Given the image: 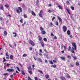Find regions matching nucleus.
Returning <instances> with one entry per match:
<instances>
[{
    "label": "nucleus",
    "mask_w": 80,
    "mask_h": 80,
    "mask_svg": "<svg viewBox=\"0 0 80 80\" xmlns=\"http://www.w3.org/2000/svg\"><path fill=\"white\" fill-rule=\"evenodd\" d=\"M72 46H73V47H72V50L71 51L72 53H75V52H74V50H76V51H77V46L76 45V43H72Z\"/></svg>",
    "instance_id": "f257e3e1"
},
{
    "label": "nucleus",
    "mask_w": 80,
    "mask_h": 80,
    "mask_svg": "<svg viewBox=\"0 0 80 80\" xmlns=\"http://www.w3.org/2000/svg\"><path fill=\"white\" fill-rule=\"evenodd\" d=\"M40 30H41V33L42 35H45V34H46V32L43 31V28L42 27H40Z\"/></svg>",
    "instance_id": "f03ea898"
},
{
    "label": "nucleus",
    "mask_w": 80,
    "mask_h": 80,
    "mask_svg": "<svg viewBox=\"0 0 80 80\" xmlns=\"http://www.w3.org/2000/svg\"><path fill=\"white\" fill-rule=\"evenodd\" d=\"M20 12H22V8L19 7L18 8V9H16V11L18 13L20 14Z\"/></svg>",
    "instance_id": "7ed1b4c3"
},
{
    "label": "nucleus",
    "mask_w": 80,
    "mask_h": 80,
    "mask_svg": "<svg viewBox=\"0 0 80 80\" xmlns=\"http://www.w3.org/2000/svg\"><path fill=\"white\" fill-rule=\"evenodd\" d=\"M29 43H30L31 45H32V46H35V43L32 41L30 40L29 41Z\"/></svg>",
    "instance_id": "20e7f679"
},
{
    "label": "nucleus",
    "mask_w": 80,
    "mask_h": 80,
    "mask_svg": "<svg viewBox=\"0 0 80 80\" xmlns=\"http://www.w3.org/2000/svg\"><path fill=\"white\" fill-rule=\"evenodd\" d=\"M63 30V31L64 32H65L67 31V27L65 26H63L62 28Z\"/></svg>",
    "instance_id": "39448f33"
},
{
    "label": "nucleus",
    "mask_w": 80,
    "mask_h": 80,
    "mask_svg": "<svg viewBox=\"0 0 80 80\" xmlns=\"http://www.w3.org/2000/svg\"><path fill=\"white\" fill-rule=\"evenodd\" d=\"M42 13H43V12L42 10L41 11L40 13H39V15L40 17L41 18H42L43 17V16L42 15Z\"/></svg>",
    "instance_id": "423d86ee"
},
{
    "label": "nucleus",
    "mask_w": 80,
    "mask_h": 80,
    "mask_svg": "<svg viewBox=\"0 0 80 80\" xmlns=\"http://www.w3.org/2000/svg\"><path fill=\"white\" fill-rule=\"evenodd\" d=\"M7 72H14V70L11 69H7Z\"/></svg>",
    "instance_id": "0eeeda50"
},
{
    "label": "nucleus",
    "mask_w": 80,
    "mask_h": 80,
    "mask_svg": "<svg viewBox=\"0 0 80 80\" xmlns=\"http://www.w3.org/2000/svg\"><path fill=\"white\" fill-rule=\"evenodd\" d=\"M40 43L42 46V47H43V48H44V47H45V45H44V43H43V42L41 41Z\"/></svg>",
    "instance_id": "6e6552de"
},
{
    "label": "nucleus",
    "mask_w": 80,
    "mask_h": 80,
    "mask_svg": "<svg viewBox=\"0 0 80 80\" xmlns=\"http://www.w3.org/2000/svg\"><path fill=\"white\" fill-rule=\"evenodd\" d=\"M65 75L66 77H67V78H71L70 76V75H69V74H68V73H66Z\"/></svg>",
    "instance_id": "1a4fd4ad"
},
{
    "label": "nucleus",
    "mask_w": 80,
    "mask_h": 80,
    "mask_svg": "<svg viewBox=\"0 0 80 80\" xmlns=\"http://www.w3.org/2000/svg\"><path fill=\"white\" fill-rule=\"evenodd\" d=\"M58 18L59 22H60V23H62V19L61 18H60V17H58Z\"/></svg>",
    "instance_id": "9d476101"
},
{
    "label": "nucleus",
    "mask_w": 80,
    "mask_h": 80,
    "mask_svg": "<svg viewBox=\"0 0 80 80\" xmlns=\"http://www.w3.org/2000/svg\"><path fill=\"white\" fill-rule=\"evenodd\" d=\"M60 58H61V60H63V61H65V57H62Z\"/></svg>",
    "instance_id": "9b49d317"
},
{
    "label": "nucleus",
    "mask_w": 80,
    "mask_h": 80,
    "mask_svg": "<svg viewBox=\"0 0 80 80\" xmlns=\"http://www.w3.org/2000/svg\"><path fill=\"white\" fill-rule=\"evenodd\" d=\"M60 78L61 79V80H66V78H65V77H63V76H61L60 77Z\"/></svg>",
    "instance_id": "f8f14e48"
},
{
    "label": "nucleus",
    "mask_w": 80,
    "mask_h": 80,
    "mask_svg": "<svg viewBox=\"0 0 80 80\" xmlns=\"http://www.w3.org/2000/svg\"><path fill=\"white\" fill-rule=\"evenodd\" d=\"M58 7L61 10H63V8L60 5L58 6Z\"/></svg>",
    "instance_id": "ddd939ff"
},
{
    "label": "nucleus",
    "mask_w": 80,
    "mask_h": 80,
    "mask_svg": "<svg viewBox=\"0 0 80 80\" xmlns=\"http://www.w3.org/2000/svg\"><path fill=\"white\" fill-rule=\"evenodd\" d=\"M31 13L32 15H33V16H36V14H35V13L33 11H32L31 12Z\"/></svg>",
    "instance_id": "4468645a"
},
{
    "label": "nucleus",
    "mask_w": 80,
    "mask_h": 80,
    "mask_svg": "<svg viewBox=\"0 0 80 80\" xmlns=\"http://www.w3.org/2000/svg\"><path fill=\"white\" fill-rule=\"evenodd\" d=\"M67 33L68 35H70V31L69 30H68L67 31Z\"/></svg>",
    "instance_id": "2eb2a0df"
},
{
    "label": "nucleus",
    "mask_w": 80,
    "mask_h": 80,
    "mask_svg": "<svg viewBox=\"0 0 80 80\" xmlns=\"http://www.w3.org/2000/svg\"><path fill=\"white\" fill-rule=\"evenodd\" d=\"M44 55L45 57H46V58H48V55H47L46 54H44Z\"/></svg>",
    "instance_id": "dca6fc26"
},
{
    "label": "nucleus",
    "mask_w": 80,
    "mask_h": 80,
    "mask_svg": "<svg viewBox=\"0 0 80 80\" xmlns=\"http://www.w3.org/2000/svg\"><path fill=\"white\" fill-rule=\"evenodd\" d=\"M28 72L30 73V75H32L33 73V72H32V71H30V70H28Z\"/></svg>",
    "instance_id": "f3484780"
},
{
    "label": "nucleus",
    "mask_w": 80,
    "mask_h": 80,
    "mask_svg": "<svg viewBox=\"0 0 80 80\" xmlns=\"http://www.w3.org/2000/svg\"><path fill=\"white\" fill-rule=\"evenodd\" d=\"M4 36H6L7 35V32L6 31L4 32Z\"/></svg>",
    "instance_id": "a211bd4d"
},
{
    "label": "nucleus",
    "mask_w": 80,
    "mask_h": 80,
    "mask_svg": "<svg viewBox=\"0 0 80 80\" xmlns=\"http://www.w3.org/2000/svg\"><path fill=\"white\" fill-rule=\"evenodd\" d=\"M13 37H17V34H16V33L15 32H13Z\"/></svg>",
    "instance_id": "6ab92c4d"
},
{
    "label": "nucleus",
    "mask_w": 80,
    "mask_h": 80,
    "mask_svg": "<svg viewBox=\"0 0 80 80\" xmlns=\"http://www.w3.org/2000/svg\"><path fill=\"white\" fill-rule=\"evenodd\" d=\"M51 67H53V68H57V66L55 65H52L51 66Z\"/></svg>",
    "instance_id": "aec40b11"
},
{
    "label": "nucleus",
    "mask_w": 80,
    "mask_h": 80,
    "mask_svg": "<svg viewBox=\"0 0 80 80\" xmlns=\"http://www.w3.org/2000/svg\"><path fill=\"white\" fill-rule=\"evenodd\" d=\"M0 10H3V5H1V7H0Z\"/></svg>",
    "instance_id": "412c9836"
},
{
    "label": "nucleus",
    "mask_w": 80,
    "mask_h": 80,
    "mask_svg": "<svg viewBox=\"0 0 80 80\" xmlns=\"http://www.w3.org/2000/svg\"><path fill=\"white\" fill-rule=\"evenodd\" d=\"M10 59H11V60H13V56H12V55H10V56L9 57Z\"/></svg>",
    "instance_id": "4be33fe9"
},
{
    "label": "nucleus",
    "mask_w": 80,
    "mask_h": 80,
    "mask_svg": "<svg viewBox=\"0 0 80 80\" xmlns=\"http://www.w3.org/2000/svg\"><path fill=\"white\" fill-rule=\"evenodd\" d=\"M38 71L39 72H40V73H41V74H43V72L42 71H40L39 69H38Z\"/></svg>",
    "instance_id": "5701e85b"
},
{
    "label": "nucleus",
    "mask_w": 80,
    "mask_h": 80,
    "mask_svg": "<svg viewBox=\"0 0 80 80\" xmlns=\"http://www.w3.org/2000/svg\"><path fill=\"white\" fill-rule=\"evenodd\" d=\"M38 61L39 62H42V59H41L40 58H38Z\"/></svg>",
    "instance_id": "b1692460"
},
{
    "label": "nucleus",
    "mask_w": 80,
    "mask_h": 80,
    "mask_svg": "<svg viewBox=\"0 0 80 80\" xmlns=\"http://www.w3.org/2000/svg\"><path fill=\"white\" fill-rule=\"evenodd\" d=\"M5 7H6V8H8V7H9V6L8 5V4H6V5H5Z\"/></svg>",
    "instance_id": "393cba45"
},
{
    "label": "nucleus",
    "mask_w": 80,
    "mask_h": 80,
    "mask_svg": "<svg viewBox=\"0 0 80 80\" xmlns=\"http://www.w3.org/2000/svg\"><path fill=\"white\" fill-rule=\"evenodd\" d=\"M45 76L46 78H47V79H48V78H49V76L48 75H46Z\"/></svg>",
    "instance_id": "a878e982"
},
{
    "label": "nucleus",
    "mask_w": 80,
    "mask_h": 80,
    "mask_svg": "<svg viewBox=\"0 0 80 80\" xmlns=\"http://www.w3.org/2000/svg\"><path fill=\"white\" fill-rule=\"evenodd\" d=\"M72 49V48L70 47V46H69L68 47V51H70V50Z\"/></svg>",
    "instance_id": "bb28decb"
},
{
    "label": "nucleus",
    "mask_w": 80,
    "mask_h": 80,
    "mask_svg": "<svg viewBox=\"0 0 80 80\" xmlns=\"http://www.w3.org/2000/svg\"><path fill=\"white\" fill-rule=\"evenodd\" d=\"M71 8L72 10H75V8H74V7H73V6L71 7Z\"/></svg>",
    "instance_id": "cd10ccee"
},
{
    "label": "nucleus",
    "mask_w": 80,
    "mask_h": 80,
    "mask_svg": "<svg viewBox=\"0 0 80 80\" xmlns=\"http://www.w3.org/2000/svg\"><path fill=\"white\" fill-rule=\"evenodd\" d=\"M39 38V40L40 41H42V37H40V36H38Z\"/></svg>",
    "instance_id": "c85d7f7f"
},
{
    "label": "nucleus",
    "mask_w": 80,
    "mask_h": 80,
    "mask_svg": "<svg viewBox=\"0 0 80 80\" xmlns=\"http://www.w3.org/2000/svg\"><path fill=\"white\" fill-rule=\"evenodd\" d=\"M49 63H50V64H51V65H53V62L51 61H49Z\"/></svg>",
    "instance_id": "c756f323"
},
{
    "label": "nucleus",
    "mask_w": 80,
    "mask_h": 80,
    "mask_svg": "<svg viewBox=\"0 0 80 80\" xmlns=\"http://www.w3.org/2000/svg\"><path fill=\"white\" fill-rule=\"evenodd\" d=\"M22 75H25V72H24L23 71H22Z\"/></svg>",
    "instance_id": "7c9ffc66"
},
{
    "label": "nucleus",
    "mask_w": 80,
    "mask_h": 80,
    "mask_svg": "<svg viewBox=\"0 0 80 80\" xmlns=\"http://www.w3.org/2000/svg\"><path fill=\"white\" fill-rule=\"evenodd\" d=\"M27 55L25 54H23L22 55V57H27Z\"/></svg>",
    "instance_id": "2f4dec72"
},
{
    "label": "nucleus",
    "mask_w": 80,
    "mask_h": 80,
    "mask_svg": "<svg viewBox=\"0 0 80 80\" xmlns=\"http://www.w3.org/2000/svg\"><path fill=\"white\" fill-rule=\"evenodd\" d=\"M23 17L25 18H27V16L25 14H24Z\"/></svg>",
    "instance_id": "473e14b6"
},
{
    "label": "nucleus",
    "mask_w": 80,
    "mask_h": 80,
    "mask_svg": "<svg viewBox=\"0 0 80 80\" xmlns=\"http://www.w3.org/2000/svg\"><path fill=\"white\" fill-rule=\"evenodd\" d=\"M72 57H73V58L75 60H77V58L75 56H72Z\"/></svg>",
    "instance_id": "72a5a7b5"
},
{
    "label": "nucleus",
    "mask_w": 80,
    "mask_h": 80,
    "mask_svg": "<svg viewBox=\"0 0 80 80\" xmlns=\"http://www.w3.org/2000/svg\"><path fill=\"white\" fill-rule=\"evenodd\" d=\"M43 40L44 41H45V42H47V39L46 38H44Z\"/></svg>",
    "instance_id": "f704fd0d"
},
{
    "label": "nucleus",
    "mask_w": 80,
    "mask_h": 80,
    "mask_svg": "<svg viewBox=\"0 0 80 80\" xmlns=\"http://www.w3.org/2000/svg\"><path fill=\"white\" fill-rule=\"evenodd\" d=\"M38 3H39V1H38V0H37L36 1V4L38 5Z\"/></svg>",
    "instance_id": "c9c22d12"
},
{
    "label": "nucleus",
    "mask_w": 80,
    "mask_h": 80,
    "mask_svg": "<svg viewBox=\"0 0 80 80\" xmlns=\"http://www.w3.org/2000/svg\"><path fill=\"white\" fill-rule=\"evenodd\" d=\"M55 25H57V26L58 25V22L57 21L56 22Z\"/></svg>",
    "instance_id": "e433bc0d"
},
{
    "label": "nucleus",
    "mask_w": 80,
    "mask_h": 80,
    "mask_svg": "<svg viewBox=\"0 0 80 80\" xmlns=\"http://www.w3.org/2000/svg\"><path fill=\"white\" fill-rule=\"evenodd\" d=\"M53 25L52 23H51L50 24H49V27H52V26Z\"/></svg>",
    "instance_id": "4c0bfd02"
},
{
    "label": "nucleus",
    "mask_w": 80,
    "mask_h": 80,
    "mask_svg": "<svg viewBox=\"0 0 80 80\" xmlns=\"http://www.w3.org/2000/svg\"><path fill=\"white\" fill-rule=\"evenodd\" d=\"M16 68L18 70L19 72H20V69H19V68H18V67H16Z\"/></svg>",
    "instance_id": "58836bf2"
},
{
    "label": "nucleus",
    "mask_w": 80,
    "mask_h": 80,
    "mask_svg": "<svg viewBox=\"0 0 80 80\" xmlns=\"http://www.w3.org/2000/svg\"><path fill=\"white\" fill-rule=\"evenodd\" d=\"M76 65L77 66H78V65H79V63H78V62H76Z\"/></svg>",
    "instance_id": "ea45409f"
},
{
    "label": "nucleus",
    "mask_w": 80,
    "mask_h": 80,
    "mask_svg": "<svg viewBox=\"0 0 80 80\" xmlns=\"http://www.w3.org/2000/svg\"><path fill=\"white\" fill-rule=\"evenodd\" d=\"M67 58H69V59H71V56H68L67 57Z\"/></svg>",
    "instance_id": "a19ab883"
},
{
    "label": "nucleus",
    "mask_w": 80,
    "mask_h": 80,
    "mask_svg": "<svg viewBox=\"0 0 80 80\" xmlns=\"http://www.w3.org/2000/svg\"><path fill=\"white\" fill-rule=\"evenodd\" d=\"M28 70H32V68H31V66H29L28 68Z\"/></svg>",
    "instance_id": "79ce46f5"
},
{
    "label": "nucleus",
    "mask_w": 80,
    "mask_h": 80,
    "mask_svg": "<svg viewBox=\"0 0 80 80\" xmlns=\"http://www.w3.org/2000/svg\"><path fill=\"white\" fill-rule=\"evenodd\" d=\"M52 62H54V63H57V61L56 60H53Z\"/></svg>",
    "instance_id": "37998d69"
},
{
    "label": "nucleus",
    "mask_w": 80,
    "mask_h": 80,
    "mask_svg": "<svg viewBox=\"0 0 80 80\" xmlns=\"http://www.w3.org/2000/svg\"><path fill=\"white\" fill-rule=\"evenodd\" d=\"M3 62H6V60H5V58H3Z\"/></svg>",
    "instance_id": "c03bdc74"
},
{
    "label": "nucleus",
    "mask_w": 80,
    "mask_h": 80,
    "mask_svg": "<svg viewBox=\"0 0 80 80\" xmlns=\"http://www.w3.org/2000/svg\"><path fill=\"white\" fill-rule=\"evenodd\" d=\"M66 3L67 5H68V4H69V1H67L66 2Z\"/></svg>",
    "instance_id": "a18cd8bd"
},
{
    "label": "nucleus",
    "mask_w": 80,
    "mask_h": 80,
    "mask_svg": "<svg viewBox=\"0 0 80 80\" xmlns=\"http://www.w3.org/2000/svg\"><path fill=\"white\" fill-rule=\"evenodd\" d=\"M53 39L54 40H57V37L55 36L54 37Z\"/></svg>",
    "instance_id": "49530a36"
},
{
    "label": "nucleus",
    "mask_w": 80,
    "mask_h": 80,
    "mask_svg": "<svg viewBox=\"0 0 80 80\" xmlns=\"http://www.w3.org/2000/svg\"><path fill=\"white\" fill-rule=\"evenodd\" d=\"M8 75V73H5L3 74V75L4 76H6V75Z\"/></svg>",
    "instance_id": "de8ad7c7"
},
{
    "label": "nucleus",
    "mask_w": 80,
    "mask_h": 80,
    "mask_svg": "<svg viewBox=\"0 0 80 80\" xmlns=\"http://www.w3.org/2000/svg\"><path fill=\"white\" fill-rule=\"evenodd\" d=\"M54 19H55V17H53V18L52 19V21H53Z\"/></svg>",
    "instance_id": "09e8293b"
},
{
    "label": "nucleus",
    "mask_w": 80,
    "mask_h": 80,
    "mask_svg": "<svg viewBox=\"0 0 80 80\" xmlns=\"http://www.w3.org/2000/svg\"><path fill=\"white\" fill-rule=\"evenodd\" d=\"M52 11L50 10H49L48 11V12H49V13H52Z\"/></svg>",
    "instance_id": "8fccbe9b"
},
{
    "label": "nucleus",
    "mask_w": 80,
    "mask_h": 80,
    "mask_svg": "<svg viewBox=\"0 0 80 80\" xmlns=\"http://www.w3.org/2000/svg\"><path fill=\"white\" fill-rule=\"evenodd\" d=\"M35 80H38V78L37 77H35Z\"/></svg>",
    "instance_id": "3c124183"
},
{
    "label": "nucleus",
    "mask_w": 80,
    "mask_h": 80,
    "mask_svg": "<svg viewBox=\"0 0 80 80\" xmlns=\"http://www.w3.org/2000/svg\"><path fill=\"white\" fill-rule=\"evenodd\" d=\"M2 17L0 18V21H2Z\"/></svg>",
    "instance_id": "603ef678"
},
{
    "label": "nucleus",
    "mask_w": 80,
    "mask_h": 80,
    "mask_svg": "<svg viewBox=\"0 0 80 80\" xmlns=\"http://www.w3.org/2000/svg\"><path fill=\"white\" fill-rule=\"evenodd\" d=\"M7 65V67H9V65H10V64L8 63Z\"/></svg>",
    "instance_id": "864d4df0"
},
{
    "label": "nucleus",
    "mask_w": 80,
    "mask_h": 80,
    "mask_svg": "<svg viewBox=\"0 0 80 80\" xmlns=\"http://www.w3.org/2000/svg\"><path fill=\"white\" fill-rule=\"evenodd\" d=\"M6 56H7V57H9V56L8 55V53H6Z\"/></svg>",
    "instance_id": "5fc2aeb1"
},
{
    "label": "nucleus",
    "mask_w": 80,
    "mask_h": 80,
    "mask_svg": "<svg viewBox=\"0 0 80 80\" xmlns=\"http://www.w3.org/2000/svg\"><path fill=\"white\" fill-rule=\"evenodd\" d=\"M39 54L40 56H42V54L41 53H39Z\"/></svg>",
    "instance_id": "6e6d98bb"
},
{
    "label": "nucleus",
    "mask_w": 80,
    "mask_h": 80,
    "mask_svg": "<svg viewBox=\"0 0 80 80\" xmlns=\"http://www.w3.org/2000/svg\"><path fill=\"white\" fill-rule=\"evenodd\" d=\"M9 46L10 47H11V48H13L12 46V45L10 44H9Z\"/></svg>",
    "instance_id": "4d7b16f0"
},
{
    "label": "nucleus",
    "mask_w": 80,
    "mask_h": 80,
    "mask_svg": "<svg viewBox=\"0 0 80 80\" xmlns=\"http://www.w3.org/2000/svg\"><path fill=\"white\" fill-rule=\"evenodd\" d=\"M14 46H15V47H16V46H17V44L14 43Z\"/></svg>",
    "instance_id": "13d9d810"
},
{
    "label": "nucleus",
    "mask_w": 80,
    "mask_h": 80,
    "mask_svg": "<svg viewBox=\"0 0 80 80\" xmlns=\"http://www.w3.org/2000/svg\"><path fill=\"white\" fill-rule=\"evenodd\" d=\"M10 77L11 78H12V77H13V75H11L10 76Z\"/></svg>",
    "instance_id": "bf43d9fd"
},
{
    "label": "nucleus",
    "mask_w": 80,
    "mask_h": 80,
    "mask_svg": "<svg viewBox=\"0 0 80 80\" xmlns=\"http://www.w3.org/2000/svg\"><path fill=\"white\" fill-rule=\"evenodd\" d=\"M32 67H33V69L34 68V67H35V66L34 65H32Z\"/></svg>",
    "instance_id": "052dcab7"
},
{
    "label": "nucleus",
    "mask_w": 80,
    "mask_h": 80,
    "mask_svg": "<svg viewBox=\"0 0 80 80\" xmlns=\"http://www.w3.org/2000/svg\"><path fill=\"white\" fill-rule=\"evenodd\" d=\"M29 50H31V51L32 50V48H29Z\"/></svg>",
    "instance_id": "680f3d73"
},
{
    "label": "nucleus",
    "mask_w": 80,
    "mask_h": 80,
    "mask_svg": "<svg viewBox=\"0 0 80 80\" xmlns=\"http://www.w3.org/2000/svg\"><path fill=\"white\" fill-rule=\"evenodd\" d=\"M22 6L23 7H25V5H24V4H22Z\"/></svg>",
    "instance_id": "e2e57ef3"
},
{
    "label": "nucleus",
    "mask_w": 80,
    "mask_h": 80,
    "mask_svg": "<svg viewBox=\"0 0 80 80\" xmlns=\"http://www.w3.org/2000/svg\"><path fill=\"white\" fill-rule=\"evenodd\" d=\"M64 48L65 50H66V47L65 46H64Z\"/></svg>",
    "instance_id": "0e129e2a"
},
{
    "label": "nucleus",
    "mask_w": 80,
    "mask_h": 80,
    "mask_svg": "<svg viewBox=\"0 0 80 80\" xmlns=\"http://www.w3.org/2000/svg\"><path fill=\"white\" fill-rule=\"evenodd\" d=\"M6 58L7 59H10V58H8V57H6Z\"/></svg>",
    "instance_id": "69168bd1"
},
{
    "label": "nucleus",
    "mask_w": 80,
    "mask_h": 80,
    "mask_svg": "<svg viewBox=\"0 0 80 80\" xmlns=\"http://www.w3.org/2000/svg\"><path fill=\"white\" fill-rule=\"evenodd\" d=\"M51 36L53 37V34L52 33H51Z\"/></svg>",
    "instance_id": "338daca9"
},
{
    "label": "nucleus",
    "mask_w": 80,
    "mask_h": 80,
    "mask_svg": "<svg viewBox=\"0 0 80 80\" xmlns=\"http://www.w3.org/2000/svg\"><path fill=\"white\" fill-rule=\"evenodd\" d=\"M7 17H11V15H8Z\"/></svg>",
    "instance_id": "774afa93"
}]
</instances>
